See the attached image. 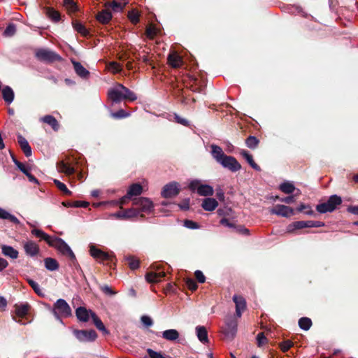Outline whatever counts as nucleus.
<instances>
[{"label": "nucleus", "mask_w": 358, "mask_h": 358, "mask_svg": "<svg viewBox=\"0 0 358 358\" xmlns=\"http://www.w3.org/2000/svg\"><path fill=\"white\" fill-rule=\"evenodd\" d=\"M96 18L100 23L106 24L110 21L112 13L108 9L102 10L97 13Z\"/></svg>", "instance_id": "bb28decb"}, {"label": "nucleus", "mask_w": 358, "mask_h": 358, "mask_svg": "<svg viewBox=\"0 0 358 358\" xmlns=\"http://www.w3.org/2000/svg\"><path fill=\"white\" fill-rule=\"evenodd\" d=\"M312 324V320L309 317H303L299 320V326L303 330H309Z\"/></svg>", "instance_id": "c03bdc74"}, {"label": "nucleus", "mask_w": 358, "mask_h": 358, "mask_svg": "<svg viewBox=\"0 0 358 358\" xmlns=\"http://www.w3.org/2000/svg\"><path fill=\"white\" fill-rule=\"evenodd\" d=\"M41 120L50 125L55 131H57L59 129V124L58 121L51 115H45L41 119Z\"/></svg>", "instance_id": "c85d7f7f"}, {"label": "nucleus", "mask_w": 358, "mask_h": 358, "mask_svg": "<svg viewBox=\"0 0 358 358\" xmlns=\"http://www.w3.org/2000/svg\"><path fill=\"white\" fill-rule=\"evenodd\" d=\"M296 210L298 212H303L306 215H314V211L311 209V207L308 204L301 203L297 208Z\"/></svg>", "instance_id": "8fccbe9b"}, {"label": "nucleus", "mask_w": 358, "mask_h": 358, "mask_svg": "<svg viewBox=\"0 0 358 358\" xmlns=\"http://www.w3.org/2000/svg\"><path fill=\"white\" fill-rule=\"evenodd\" d=\"M159 32V29L153 24H149L145 29V34L149 38H154Z\"/></svg>", "instance_id": "a18cd8bd"}, {"label": "nucleus", "mask_w": 358, "mask_h": 358, "mask_svg": "<svg viewBox=\"0 0 358 358\" xmlns=\"http://www.w3.org/2000/svg\"><path fill=\"white\" fill-rule=\"evenodd\" d=\"M220 224L233 229L236 228V225L234 223L231 222L227 218L225 217H223L220 220Z\"/></svg>", "instance_id": "e2e57ef3"}, {"label": "nucleus", "mask_w": 358, "mask_h": 358, "mask_svg": "<svg viewBox=\"0 0 358 358\" xmlns=\"http://www.w3.org/2000/svg\"><path fill=\"white\" fill-rule=\"evenodd\" d=\"M125 262H126V264L129 266V267L131 270H136V268H138L139 267V264H140L139 260L133 256H129V257H125Z\"/></svg>", "instance_id": "79ce46f5"}, {"label": "nucleus", "mask_w": 358, "mask_h": 358, "mask_svg": "<svg viewBox=\"0 0 358 358\" xmlns=\"http://www.w3.org/2000/svg\"><path fill=\"white\" fill-rule=\"evenodd\" d=\"M99 288L103 293L108 296H113L116 294V292L112 289V287L108 286V285L99 284Z\"/></svg>", "instance_id": "603ef678"}, {"label": "nucleus", "mask_w": 358, "mask_h": 358, "mask_svg": "<svg viewBox=\"0 0 358 358\" xmlns=\"http://www.w3.org/2000/svg\"><path fill=\"white\" fill-rule=\"evenodd\" d=\"M1 253L6 257L16 259L19 256V252L14 248L7 245H1Z\"/></svg>", "instance_id": "412c9836"}, {"label": "nucleus", "mask_w": 358, "mask_h": 358, "mask_svg": "<svg viewBox=\"0 0 358 358\" xmlns=\"http://www.w3.org/2000/svg\"><path fill=\"white\" fill-rule=\"evenodd\" d=\"M306 228V221H296L289 224L287 227V232L293 233L295 230Z\"/></svg>", "instance_id": "ea45409f"}, {"label": "nucleus", "mask_w": 358, "mask_h": 358, "mask_svg": "<svg viewBox=\"0 0 358 358\" xmlns=\"http://www.w3.org/2000/svg\"><path fill=\"white\" fill-rule=\"evenodd\" d=\"M46 15L55 22H59L61 19L60 13L51 7L46 8Z\"/></svg>", "instance_id": "a19ab883"}, {"label": "nucleus", "mask_w": 358, "mask_h": 358, "mask_svg": "<svg viewBox=\"0 0 358 358\" xmlns=\"http://www.w3.org/2000/svg\"><path fill=\"white\" fill-rule=\"evenodd\" d=\"M185 283L188 289L192 292L196 291L198 288V285L192 278H187L185 280Z\"/></svg>", "instance_id": "052dcab7"}, {"label": "nucleus", "mask_w": 358, "mask_h": 358, "mask_svg": "<svg viewBox=\"0 0 358 358\" xmlns=\"http://www.w3.org/2000/svg\"><path fill=\"white\" fill-rule=\"evenodd\" d=\"M54 183L55 184V185L57 186V187L61 191L63 192L64 194L66 195V196H71L72 194V192L70 191L67 187L66 186V185L62 182H60L59 180H57V179H55L54 180Z\"/></svg>", "instance_id": "09e8293b"}, {"label": "nucleus", "mask_w": 358, "mask_h": 358, "mask_svg": "<svg viewBox=\"0 0 358 358\" xmlns=\"http://www.w3.org/2000/svg\"><path fill=\"white\" fill-rule=\"evenodd\" d=\"M189 188L191 191H196L197 194L203 196H210L213 195L214 189L212 186L209 185H203L198 180H192L189 185Z\"/></svg>", "instance_id": "0eeeda50"}, {"label": "nucleus", "mask_w": 358, "mask_h": 358, "mask_svg": "<svg viewBox=\"0 0 358 358\" xmlns=\"http://www.w3.org/2000/svg\"><path fill=\"white\" fill-rule=\"evenodd\" d=\"M73 335L80 342H92L97 338L96 332L93 330H78L73 331Z\"/></svg>", "instance_id": "9d476101"}, {"label": "nucleus", "mask_w": 358, "mask_h": 358, "mask_svg": "<svg viewBox=\"0 0 358 358\" xmlns=\"http://www.w3.org/2000/svg\"><path fill=\"white\" fill-rule=\"evenodd\" d=\"M141 321L146 327H150L153 324L152 320L148 315H143L141 317Z\"/></svg>", "instance_id": "0e129e2a"}, {"label": "nucleus", "mask_w": 358, "mask_h": 358, "mask_svg": "<svg viewBox=\"0 0 358 358\" xmlns=\"http://www.w3.org/2000/svg\"><path fill=\"white\" fill-rule=\"evenodd\" d=\"M165 275L166 274L164 271H150L146 273L145 279L148 282L155 283L159 282Z\"/></svg>", "instance_id": "a211bd4d"}, {"label": "nucleus", "mask_w": 358, "mask_h": 358, "mask_svg": "<svg viewBox=\"0 0 358 358\" xmlns=\"http://www.w3.org/2000/svg\"><path fill=\"white\" fill-rule=\"evenodd\" d=\"M162 337L170 341H173L179 337V332L176 329H169L162 332Z\"/></svg>", "instance_id": "4c0bfd02"}, {"label": "nucleus", "mask_w": 358, "mask_h": 358, "mask_svg": "<svg viewBox=\"0 0 358 358\" xmlns=\"http://www.w3.org/2000/svg\"><path fill=\"white\" fill-rule=\"evenodd\" d=\"M211 148L212 155L218 163H220L222 160V159H224L227 156V155L224 154L222 149L220 146L216 145H212Z\"/></svg>", "instance_id": "7c9ffc66"}, {"label": "nucleus", "mask_w": 358, "mask_h": 358, "mask_svg": "<svg viewBox=\"0 0 358 358\" xmlns=\"http://www.w3.org/2000/svg\"><path fill=\"white\" fill-rule=\"evenodd\" d=\"M16 32V26L13 23H10L8 24L6 28L3 31V36L6 37H11L15 35Z\"/></svg>", "instance_id": "3c124183"}, {"label": "nucleus", "mask_w": 358, "mask_h": 358, "mask_svg": "<svg viewBox=\"0 0 358 358\" xmlns=\"http://www.w3.org/2000/svg\"><path fill=\"white\" fill-rule=\"evenodd\" d=\"M44 263L45 268L50 271H56L59 267L58 262L55 259L51 257L45 258L44 259Z\"/></svg>", "instance_id": "e433bc0d"}, {"label": "nucleus", "mask_w": 358, "mask_h": 358, "mask_svg": "<svg viewBox=\"0 0 358 358\" xmlns=\"http://www.w3.org/2000/svg\"><path fill=\"white\" fill-rule=\"evenodd\" d=\"M220 164L224 168L228 169L231 172H236L241 169V165L237 159L232 156L227 155Z\"/></svg>", "instance_id": "ddd939ff"}, {"label": "nucleus", "mask_w": 358, "mask_h": 358, "mask_svg": "<svg viewBox=\"0 0 358 358\" xmlns=\"http://www.w3.org/2000/svg\"><path fill=\"white\" fill-rule=\"evenodd\" d=\"M257 345L259 347L262 346L268 342L267 338L264 336V332H259L257 336Z\"/></svg>", "instance_id": "680f3d73"}, {"label": "nucleus", "mask_w": 358, "mask_h": 358, "mask_svg": "<svg viewBox=\"0 0 358 358\" xmlns=\"http://www.w3.org/2000/svg\"><path fill=\"white\" fill-rule=\"evenodd\" d=\"M294 345V343L290 340H286L279 344L280 350L285 352L288 351Z\"/></svg>", "instance_id": "5fc2aeb1"}, {"label": "nucleus", "mask_w": 358, "mask_h": 358, "mask_svg": "<svg viewBox=\"0 0 358 358\" xmlns=\"http://www.w3.org/2000/svg\"><path fill=\"white\" fill-rule=\"evenodd\" d=\"M147 352L150 358H166L160 352H155L152 349H148Z\"/></svg>", "instance_id": "774afa93"}, {"label": "nucleus", "mask_w": 358, "mask_h": 358, "mask_svg": "<svg viewBox=\"0 0 358 358\" xmlns=\"http://www.w3.org/2000/svg\"><path fill=\"white\" fill-rule=\"evenodd\" d=\"M167 85L168 90L171 92V94L173 96L178 97L179 95V90L178 89V83L177 76L176 75H173L170 78H169L167 81Z\"/></svg>", "instance_id": "f3484780"}, {"label": "nucleus", "mask_w": 358, "mask_h": 358, "mask_svg": "<svg viewBox=\"0 0 358 358\" xmlns=\"http://www.w3.org/2000/svg\"><path fill=\"white\" fill-rule=\"evenodd\" d=\"M279 189L285 194H292L295 189L294 185L289 182H285L280 185Z\"/></svg>", "instance_id": "37998d69"}, {"label": "nucleus", "mask_w": 358, "mask_h": 358, "mask_svg": "<svg viewBox=\"0 0 358 358\" xmlns=\"http://www.w3.org/2000/svg\"><path fill=\"white\" fill-rule=\"evenodd\" d=\"M134 205L136 206L135 208H129L124 210L127 219L136 217L138 215L141 218H143L144 215L141 213L144 212L149 213L153 209L152 201L146 197L135 199L134 200Z\"/></svg>", "instance_id": "7ed1b4c3"}, {"label": "nucleus", "mask_w": 358, "mask_h": 358, "mask_svg": "<svg viewBox=\"0 0 358 358\" xmlns=\"http://www.w3.org/2000/svg\"><path fill=\"white\" fill-rule=\"evenodd\" d=\"M35 56L38 60L47 63H52L57 61L59 62L62 59V57L59 55L52 50L45 48H40L36 50Z\"/></svg>", "instance_id": "423d86ee"}, {"label": "nucleus", "mask_w": 358, "mask_h": 358, "mask_svg": "<svg viewBox=\"0 0 358 358\" xmlns=\"http://www.w3.org/2000/svg\"><path fill=\"white\" fill-rule=\"evenodd\" d=\"M91 317L96 327L101 331L103 334H109V331L105 327L101 319L96 315L94 312L91 313Z\"/></svg>", "instance_id": "c756f323"}, {"label": "nucleus", "mask_w": 358, "mask_h": 358, "mask_svg": "<svg viewBox=\"0 0 358 358\" xmlns=\"http://www.w3.org/2000/svg\"><path fill=\"white\" fill-rule=\"evenodd\" d=\"M74 70L78 76L80 78L87 79L90 76V71L87 70L81 63L78 62H73Z\"/></svg>", "instance_id": "a878e982"}, {"label": "nucleus", "mask_w": 358, "mask_h": 358, "mask_svg": "<svg viewBox=\"0 0 358 358\" xmlns=\"http://www.w3.org/2000/svg\"><path fill=\"white\" fill-rule=\"evenodd\" d=\"M273 199L274 201L279 200L281 202H284V203H287V204L292 203L295 201L294 195L288 196H286V197H284V198H280L278 196H275L273 197Z\"/></svg>", "instance_id": "bf43d9fd"}, {"label": "nucleus", "mask_w": 358, "mask_h": 358, "mask_svg": "<svg viewBox=\"0 0 358 358\" xmlns=\"http://www.w3.org/2000/svg\"><path fill=\"white\" fill-rule=\"evenodd\" d=\"M127 17L133 24H137L140 21V14L137 10H131L128 12Z\"/></svg>", "instance_id": "49530a36"}, {"label": "nucleus", "mask_w": 358, "mask_h": 358, "mask_svg": "<svg viewBox=\"0 0 358 358\" xmlns=\"http://www.w3.org/2000/svg\"><path fill=\"white\" fill-rule=\"evenodd\" d=\"M269 211L272 215L284 217H289L294 215V209L292 207L280 204L275 205Z\"/></svg>", "instance_id": "9b49d317"}, {"label": "nucleus", "mask_w": 358, "mask_h": 358, "mask_svg": "<svg viewBox=\"0 0 358 358\" xmlns=\"http://www.w3.org/2000/svg\"><path fill=\"white\" fill-rule=\"evenodd\" d=\"M183 225L184 227L189 229H197L200 228V225L199 223L190 220H185L183 221Z\"/></svg>", "instance_id": "864d4df0"}, {"label": "nucleus", "mask_w": 358, "mask_h": 358, "mask_svg": "<svg viewBox=\"0 0 358 358\" xmlns=\"http://www.w3.org/2000/svg\"><path fill=\"white\" fill-rule=\"evenodd\" d=\"M17 142L26 157L31 155V148L28 141L20 134H17Z\"/></svg>", "instance_id": "4be33fe9"}, {"label": "nucleus", "mask_w": 358, "mask_h": 358, "mask_svg": "<svg viewBox=\"0 0 358 358\" xmlns=\"http://www.w3.org/2000/svg\"><path fill=\"white\" fill-rule=\"evenodd\" d=\"M118 87L122 89L124 100L133 101L137 99L136 94L131 91L129 88L120 83L118 84Z\"/></svg>", "instance_id": "f704fd0d"}, {"label": "nucleus", "mask_w": 358, "mask_h": 358, "mask_svg": "<svg viewBox=\"0 0 358 358\" xmlns=\"http://www.w3.org/2000/svg\"><path fill=\"white\" fill-rule=\"evenodd\" d=\"M127 115H128V113H127L125 112V110L123 109H120V110H117V112L112 113V116L116 119L124 118V117H126Z\"/></svg>", "instance_id": "69168bd1"}, {"label": "nucleus", "mask_w": 358, "mask_h": 358, "mask_svg": "<svg viewBox=\"0 0 358 358\" xmlns=\"http://www.w3.org/2000/svg\"><path fill=\"white\" fill-rule=\"evenodd\" d=\"M31 234L37 238L44 240L50 246L55 248L62 255L68 257L71 260L73 266L80 273V274L85 278L84 273L78 263L76 256L73 252L71 250L67 243L62 238L58 237H51L43 231L38 229H34L31 230Z\"/></svg>", "instance_id": "f03ea898"}, {"label": "nucleus", "mask_w": 358, "mask_h": 358, "mask_svg": "<svg viewBox=\"0 0 358 358\" xmlns=\"http://www.w3.org/2000/svg\"><path fill=\"white\" fill-rule=\"evenodd\" d=\"M196 333L200 342L203 344L209 343L208 331L204 326H197L196 327Z\"/></svg>", "instance_id": "b1692460"}, {"label": "nucleus", "mask_w": 358, "mask_h": 358, "mask_svg": "<svg viewBox=\"0 0 358 358\" xmlns=\"http://www.w3.org/2000/svg\"><path fill=\"white\" fill-rule=\"evenodd\" d=\"M0 218L8 220L14 224L20 223L19 220L15 215H11L10 213L1 208H0Z\"/></svg>", "instance_id": "58836bf2"}, {"label": "nucleus", "mask_w": 358, "mask_h": 358, "mask_svg": "<svg viewBox=\"0 0 358 358\" xmlns=\"http://www.w3.org/2000/svg\"><path fill=\"white\" fill-rule=\"evenodd\" d=\"M238 321L234 317H229L225 320V327L223 334L228 338H234L237 332Z\"/></svg>", "instance_id": "1a4fd4ad"}, {"label": "nucleus", "mask_w": 358, "mask_h": 358, "mask_svg": "<svg viewBox=\"0 0 358 358\" xmlns=\"http://www.w3.org/2000/svg\"><path fill=\"white\" fill-rule=\"evenodd\" d=\"M194 276L196 279V280L199 282V283H203L205 282L206 281V277L205 275H203V272L199 271V270H197L195 271L194 273Z\"/></svg>", "instance_id": "338daca9"}, {"label": "nucleus", "mask_w": 358, "mask_h": 358, "mask_svg": "<svg viewBox=\"0 0 358 358\" xmlns=\"http://www.w3.org/2000/svg\"><path fill=\"white\" fill-rule=\"evenodd\" d=\"M90 252L92 257L100 262H106L107 264H109L110 263L115 264L113 262L115 260L113 255L102 251L94 245L90 247Z\"/></svg>", "instance_id": "6e6552de"}, {"label": "nucleus", "mask_w": 358, "mask_h": 358, "mask_svg": "<svg viewBox=\"0 0 358 358\" xmlns=\"http://www.w3.org/2000/svg\"><path fill=\"white\" fill-rule=\"evenodd\" d=\"M64 6L71 12H76L78 10L77 5L73 0H65Z\"/></svg>", "instance_id": "13d9d810"}, {"label": "nucleus", "mask_w": 358, "mask_h": 358, "mask_svg": "<svg viewBox=\"0 0 358 358\" xmlns=\"http://www.w3.org/2000/svg\"><path fill=\"white\" fill-rule=\"evenodd\" d=\"M108 97L113 103H117L124 100L122 89L118 87V84L114 88L108 91Z\"/></svg>", "instance_id": "dca6fc26"}, {"label": "nucleus", "mask_w": 358, "mask_h": 358, "mask_svg": "<svg viewBox=\"0 0 358 358\" xmlns=\"http://www.w3.org/2000/svg\"><path fill=\"white\" fill-rule=\"evenodd\" d=\"M52 313L57 320L62 321V317H71L72 310L64 299H59L53 304Z\"/></svg>", "instance_id": "20e7f679"}, {"label": "nucleus", "mask_w": 358, "mask_h": 358, "mask_svg": "<svg viewBox=\"0 0 358 358\" xmlns=\"http://www.w3.org/2000/svg\"><path fill=\"white\" fill-rule=\"evenodd\" d=\"M143 192V187L139 183H134L131 185L127 190L124 199H130L134 196H138Z\"/></svg>", "instance_id": "aec40b11"}, {"label": "nucleus", "mask_w": 358, "mask_h": 358, "mask_svg": "<svg viewBox=\"0 0 358 358\" xmlns=\"http://www.w3.org/2000/svg\"><path fill=\"white\" fill-rule=\"evenodd\" d=\"M73 29L84 37H87L90 35L89 30L78 20H73L72 22Z\"/></svg>", "instance_id": "72a5a7b5"}, {"label": "nucleus", "mask_w": 358, "mask_h": 358, "mask_svg": "<svg viewBox=\"0 0 358 358\" xmlns=\"http://www.w3.org/2000/svg\"><path fill=\"white\" fill-rule=\"evenodd\" d=\"M27 280L28 284L31 287L36 294H37L38 296L43 295L40 287L36 282L31 279H27Z\"/></svg>", "instance_id": "4d7b16f0"}, {"label": "nucleus", "mask_w": 358, "mask_h": 358, "mask_svg": "<svg viewBox=\"0 0 358 358\" xmlns=\"http://www.w3.org/2000/svg\"><path fill=\"white\" fill-rule=\"evenodd\" d=\"M259 143V140L254 136H249L245 140L246 145L250 149H255Z\"/></svg>", "instance_id": "de8ad7c7"}, {"label": "nucleus", "mask_w": 358, "mask_h": 358, "mask_svg": "<svg viewBox=\"0 0 358 358\" xmlns=\"http://www.w3.org/2000/svg\"><path fill=\"white\" fill-rule=\"evenodd\" d=\"M13 160L15 164L24 174L26 175L30 171L29 167L26 166L23 163L20 162L15 158L13 157Z\"/></svg>", "instance_id": "6e6d98bb"}, {"label": "nucleus", "mask_w": 358, "mask_h": 358, "mask_svg": "<svg viewBox=\"0 0 358 358\" xmlns=\"http://www.w3.org/2000/svg\"><path fill=\"white\" fill-rule=\"evenodd\" d=\"M342 203V199L341 196L334 194L329 197L326 202L317 204L316 210L320 213H331L334 211L337 207Z\"/></svg>", "instance_id": "39448f33"}, {"label": "nucleus", "mask_w": 358, "mask_h": 358, "mask_svg": "<svg viewBox=\"0 0 358 358\" xmlns=\"http://www.w3.org/2000/svg\"><path fill=\"white\" fill-rule=\"evenodd\" d=\"M57 167L60 173H64L66 176H71L76 173V169L74 167L71 166L70 164L65 163L64 161H60L57 164Z\"/></svg>", "instance_id": "5701e85b"}, {"label": "nucleus", "mask_w": 358, "mask_h": 358, "mask_svg": "<svg viewBox=\"0 0 358 358\" xmlns=\"http://www.w3.org/2000/svg\"><path fill=\"white\" fill-rule=\"evenodd\" d=\"M218 206V202L213 198H206L203 200L201 207L206 211H213Z\"/></svg>", "instance_id": "393cba45"}, {"label": "nucleus", "mask_w": 358, "mask_h": 358, "mask_svg": "<svg viewBox=\"0 0 358 358\" xmlns=\"http://www.w3.org/2000/svg\"><path fill=\"white\" fill-rule=\"evenodd\" d=\"M92 312L91 310L80 306L76 310V315L79 321L86 322L90 320Z\"/></svg>", "instance_id": "6ab92c4d"}, {"label": "nucleus", "mask_w": 358, "mask_h": 358, "mask_svg": "<svg viewBox=\"0 0 358 358\" xmlns=\"http://www.w3.org/2000/svg\"><path fill=\"white\" fill-rule=\"evenodd\" d=\"M240 154L246 159L248 163L251 166L252 169L258 171H261L260 166L255 162L252 155L250 154L248 151L242 150L240 152Z\"/></svg>", "instance_id": "2f4dec72"}, {"label": "nucleus", "mask_w": 358, "mask_h": 358, "mask_svg": "<svg viewBox=\"0 0 358 358\" xmlns=\"http://www.w3.org/2000/svg\"><path fill=\"white\" fill-rule=\"evenodd\" d=\"M233 301L236 305V315L238 318H240L246 309V301L243 296L236 294L233 296Z\"/></svg>", "instance_id": "4468645a"}, {"label": "nucleus", "mask_w": 358, "mask_h": 358, "mask_svg": "<svg viewBox=\"0 0 358 358\" xmlns=\"http://www.w3.org/2000/svg\"><path fill=\"white\" fill-rule=\"evenodd\" d=\"M179 194L178 184L176 182H172L164 185L161 192L162 197L165 199L173 198Z\"/></svg>", "instance_id": "f8f14e48"}, {"label": "nucleus", "mask_w": 358, "mask_h": 358, "mask_svg": "<svg viewBox=\"0 0 358 358\" xmlns=\"http://www.w3.org/2000/svg\"><path fill=\"white\" fill-rule=\"evenodd\" d=\"M15 316L18 317H24L28 314L31 306L28 303H26L20 305L15 304Z\"/></svg>", "instance_id": "cd10ccee"}, {"label": "nucleus", "mask_w": 358, "mask_h": 358, "mask_svg": "<svg viewBox=\"0 0 358 358\" xmlns=\"http://www.w3.org/2000/svg\"><path fill=\"white\" fill-rule=\"evenodd\" d=\"M180 83L192 92H203L206 81L197 76V63L189 51L180 45Z\"/></svg>", "instance_id": "f257e3e1"}, {"label": "nucleus", "mask_w": 358, "mask_h": 358, "mask_svg": "<svg viewBox=\"0 0 358 358\" xmlns=\"http://www.w3.org/2000/svg\"><path fill=\"white\" fill-rule=\"evenodd\" d=\"M168 64L173 69L179 68V54L177 52L170 53L167 58Z\"/></svg>", "instance_id": "473e14b6"}, {"label": "nucleus", "mask_w": 358, "mask_h": 358, "mask_svg": "<svg viewBox=\"0 0 358 358\" xmlns=\"http://www.w3.org/2000/svg\"><path fill=\"white\" fill-rule=\"evenodd\" d=\"M23 248L27 255L29 257H35L40 252L39 246L33 241H28L23 245Z\"/></svg>", "instance_id": "2eb2a0df"}, {"label": "nucleus", "mask_w": 358, "mask_h": 358, "mask_svg": "<svg viewBox=\"0 0 358 358\" xmlns=\"http://www.w3.org/2000/svg\"><path fill=\"white\" fill-rule=\"evenodd\" d=\"M2 97L8 104L11 103L14 99V92L9 86H5L2 90Z\"/></svg>", "instance_id": "c9c22d12"}]
</instances>
